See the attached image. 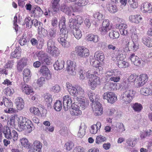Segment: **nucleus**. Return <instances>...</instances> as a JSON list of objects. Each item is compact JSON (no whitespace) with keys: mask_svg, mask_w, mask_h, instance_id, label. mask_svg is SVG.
<instances>
[{"mask_svg":"<svg viewBox=\"0 0 152 152\" xmlns=\"http://www.w3.org/2000/svg\"><path fill=\"white\" fill-rule=\"evenodd\" d=\"M91 70H89L86 72V77L89 78L88 84L91 89L94 90L97 86L100 84V80L99 77L92 74Z\"/></svg>","mask_w":152,"mask_h":152,"instance_id":"1","label":"nucleus"},{"mask_svg":"<svg viewBox=\"0 0 152 152\" xmlns=\"http://www.w3.org/2000/svg\"><path fill=\"white\" fill-rule=\"evenodd\" d=\"M136 91L132 89H128L120 96V100L124 104L130 103L135 97Z\"/></svg>","mask_w":152,"mask_h":152,"instance_id":"2","label":"nucleus"},{"mask_svg":"<svg viewBox=\"0 0 152 152\" xmlns=\"http://www.w3.org/2000/svg\"><path fill=\"white\" fill-rule=\"evenodd\" d=\"M66 87L68 92L72 96H76L78 95H83L84 94V89L80 86L75 85L73 86L72 84L67 82L66 83Z\"/></svg>","mask_w":152,"mask_h":152,"instance_id":"3","label":"nucleus"},{"mask_svg":"<svg viewBox=\"0 0 152 152\" xmlns=\"http://www.w3.org/2000/svg\"><path fill=\"white\" fill-rule=\"evenodd\" d=\"M74 53L80 58H86L89 55L90 53L88 49L81 46H77L75 48Z\"/></svg>","mask_w":152,"mask_h":152,"instance_id":"4","label":"nucleus"},{"mask_svg":"<svg viewBox=\"0 0 152 152\" xmlns=\"http://www.w3.org/2000/svg\"><path fill=\"white\" fill-rule=\"evenodd\" d=\"M113 28L112 24L110 23L108 19H105L102 22L101 26L99 28L101 34L104 35Z\"/></svg>","mask_w":152,"mask_h":152,"instance_id":"5","label":"nucleus"},{"mask_svg":"<svg viewBox=\"0 0 152 152\" xmlns=\"http://www.w3.org/2000/svg\"><path fill=\"white\" fill-rule=\"evenodd\" d=\"M66 32H60L58 35V41L64 47L68 48L70 46V44L66 37Z\"/></svg>","mask_w":152,"mask_h":152,"instance_id":"6","label":"nucleus"},{"mask_svg":"<svg viewBox=\"0 0 152 152\" xmlns=\"http://www.w3.org/2000/svg\"><path fill=\"white\" fill-rule=\"evenodd\" d=\"M42 144L39 141L36 140L31 145L28 152H42Z\"/></svg>","mask_w":152,"mask_h":152,"instance_id":"7","label":"nucleus"},{"mask_svg":"<svg viewBox=\"0 0 152 152\" xmlns=\"http://www.w3.org/2000/svg\"><path fill=\"white\" fill-rule=\"evenodd\" d=\"M18 129L21 131L24 130L25 129L26 126V123L28 124H32V122L30 120L22 116L18 118Z\"/></svg>","mask_w":152,"mask_h":152,"instance_id":"8","label":"nucleus"},{"mask_svg":"<svg viewBox=\"0 0 152 152\" xmlns=\"http://www.w3.org/2000/svg\"><path fill=\"white\" fill-rule=\"evenodd\" d=\"M92 107L94 115H101L103 114V108L99 102L96 101L95 102H93L92 104Z\"/></svg>","mask_w":152,"mask_h":152,"instance_id":"9","label":"nucleus"},{"mask_svg":"<svg viewBox=\"0 0 152 152\" xmlns=\"http://www.w3.org/2000/svg\"><path fill=\"white\" fill-rule=\"evenodd\" d=\"M104 99H106L108 103L113 104L117 100V97L115 94L112 92L107 91L104 93L103 95Z\"/></svg>","mask_w":152,"mask_h":152,"instance_id":"10","label":"nucleus"},{"mask_svg":"<svg viewBox=\"0 0 152 152\" xmlns=\"http://www.w3.org/2000/svg\"><path fill=\"white\" fill-rule=\"evenodd\" d=\"M75 63L71 60H68L66 61V69L68 73L72 75L76 74V69Z\"/></svg>","mask_w":152,"mask_h":152,"instance_id":"11","label":"nucleus"},{"mask_svg":"<svg viewBox=\"0 0 152 152\" xmlns=\"http://www.w3.org/2000/svg\"><path fill=\"white\" fill-rule=\"evenodd\" d=\"M148 76L145 73L140 74L136 80V86L137 87H140L143 86L147 82L148 79Z\"/></svg>","mask_w":152,"mask_h":152,"instance_id":"12","label":"nucleus"},{"mask_svg":"<svg viewBox=\"0 0 152 152\" xmlns=\"http://www.w3.org/2000/svg\"><path fill=\"white\" fill-rule=\"evenodd\" d=\"M83 19L81 17L80 15H77L75 19L71 18L69 19V25L70 28L74 26L79 27V25L83 22Z\"/></svg>","mask_w":152,"mask_h":152,"instance_id":"13","label":"nucleus"},{"mask_svg":"<svg viewBox=\"0 0 152 152\" xmlns=\"http://www.w3.org/2000/svg\"><path fill=\"white\" fill-rule=\"evenodd\" d=\"M83 95H78L76 96V99L80 104L81 109L83 110H84L86 107L89 104V101L87 100L85 97H84Z\"/></svg>","mask_w":152,"mask_h":152,"instance_id":"14","label":"nucleus"},{"mask_svg":"<svg viewBox=\"0 0 152 152\" xmlns=\"http://www.w3.org/2000/svg\"><path fill=\"white\" fill-rule=\"evenodd\" d=\"M39 72L42 75L45 76L47 80L51 79V74L48 68L45 66H42L40 69Z\"/></svg>","mask_w":152,"mask_h":152,"instance_id":"15","label":"nucleus"},{"mask_svg":"<svg viewBox=\"0 0 152 152\" xmlns=\"http://www.w3.org/2000/svg\"><path fill=\"white\" fill-rule=\"evenodd\" d=\"M141 9L143 13H151L152 12V4L148 1L144 2L142 4Z\"/></svg>","mask_w":152,"mask_h":152,"instance_id":"16","label":"nucleus"},{"mask_svg":"<svg viewBox=\"0 0 152 152\" xmlns=\"http://www.w3.org/2000/svg\"><path fill=\"white\" fill-rule=\"evenodd\" d=\"M132 64L135 66H139L142 62L143 60L141 58L135 56L134 53H132L129 58Z\"/></svg>","mask_w":152,"mask_h":152,"instance_id":"17","label":"nucleus"},{"mask_svg":"<svg viewBox=\"0 0 152 152\" xmlns=\"http://www.w3.org/2000/svg\"><path fill=\"white\" fill-rule=\"evenodd\" d=\"M72 100L69 96L67 95L63 97V103L64 107L65 110L68 109V107H70L72 105Z\"/></svg>","mask_w":152,"mask_h":152,"instance_id":"18","label":"nucleus"},{"mask_svg":"<svg viewBox=\"0 0 152 152\" xmlns=\"http://www.w3.org/2000/svg\"><path fill=\"white\" fill-rule=\"evenodd\" d=\"M139 45L137 42H134L133 41L129 42L126 45V48H127L129 51H132L134 52L136 51L139 48Z\"/></svg>","mask_w":152,"mask_h":152,"instance_id":"19","label":"nucleus"},{"mask_svg":"<svg viewBox=\"0 0 152 152\" xmlns=\"http://www.w3.org/2000/svg\"><path fill=\"white\" fill-rule=\"evenodd\" d=\"M30 13L31 17H39L43 13V11L39 7L37 6L33 9Z\"/></svg>","mask_w":152,"mask_h":152,"instance_id":"20","label":"nucleus"},{"mask_svg":"<svg viewBox=\"0 0 152 152\" xmlns=\"http://www.w3.org/2000/svg\"><path fill=\"white\" fill-rule=\"evenodd\" d=\"M61 0H52L51 2V6L53 11L58 12L60 10V2Z\"/></svg>","mask_w":152,"mask_h":152,"instance_id":"21","label":"nucleus"},{"mask_svg":"<svg viewBox=\"0 0 152 152\" xmlns=\"http://www.w3.org/2000/svg\"><path fill=\"white\" fill-rule=\"evenodd\" d=\"M142 19L141 16L139 15H131L129 17V20L130 22L137 24L139 23Z\"/></svg>","mask_w":152,"mask_h":152,"instance_id":"22","label":"nucleus"},{"mask_svg":"<svg viewBox=\"0 0 152 152\" xmlns=\"http://www.w3.org/2000/svg\"><path fill=\"white\" fill-rule=\"evenodd\" d=\"M123 54L121 51L119 50H115L111 54V56L112 60L114 61H117L121 59Z\"/></svg>","mask_w":152,"mask_h":152,"instance_id":"23","label":"nucleus"},{"mask_svg":"<svg viewBox=\"0 0 152 152\" xmlns=\"http://www.w3.org/2000/svg\"><path fill=\"white\" fill-rule=\"evenodd\" d=\"M72 32L74 37L77 39H80L82 36V32L79 29L78 26H72Z\"/></svg>","mask_w":152,"mask_h":152,"instance_id":"24","label":"nucleus"},{"mask_svg":"<svg viewBox=\"0 0 152 152\" xmlns=\"http://www.w3.org/2000/svg\"><path fill=\"white\" fill-rule=\"evenodd\" d=\"M101 126V123L99 122H97L96 124H94L91 127L90 132L92 134H96L100 129Z\"/></svg>","mask_w":152,"mask_h":152,"instance_id":"25","label":"nucleus"},{"mask_svg":"<svg viewBox=\"0 0 152 152\" xmlns=\"http://www.w3.org/2000/svg\"><path fill=\"white\" fill-rule=\"evenodd\" d=\"M117 26V28L119 30L121 35H126L127 34V31L126 28L127 26V25L124 23H121Z\"/></svg>","mask_w":152,"mask_h":152,"instance_id":"26","label":"nucleus"},{"mask_svg":"<svg viewBox=\"0 0 152 152\" xmlns=\"http://www.w3.org/2000/svg\"><path fill=\"white\" fill-rule=\"evenodd\" d=\"M64 61L61 59H58L53 64L54 69L57 70L62 69L64 67Z\"/></svg>","mask_w":152,"mask_h":152,"instance_id":"27","label":"nucleus"},{"mask_svg":"<svg viewBox=\"0 0 152 152\" xmlns=\"http://www.w3.org/2000/svg\"><path fill=\"white\" fill-rule=\"evenodd\" d=\"M48 48L47 49V52L50 54L54 50V49L56 47L55 46L54 42L52 39H49L47 44Z\"/></svg>","mask_w":152,"mask_h":152,"instance_id":"28","label":"nucleus"},{"mask_svg":"<svg viewBox=\"0 0 152 152\" xmlns=\"http://www.w3.org/2000/svg\"><path fill=\"white\" fill-rule=\"evenodd\" d=\"M142 42L149 48L152 47V38L149 37H144L142 39Z\"/></svg>","mask_w":152,"mask_h":152,"instance_id":"29","label":"nucleus"},{"mask_svg":"<svg viewBox=\"0 0 152 152\" xmlns=\"http://www.w3.org/2000/svg\"><path fill=\"white\" fill-rule=\"evenodd\" d=\"M15 103L16 107L19 110H22L24 106V103L23 99L21 97H18L16 99Z\"/></svg>","mask_w":152,"mask_h":152,"instance_id":"30","label":"nucleus"},{"mask_svg":"<svg viewBox=\"0 0 152 152\" xmlns=\"http://www.w3.org/2000/svg\"><path fill=\"white\" fill-rule=\"evenodd\" d=\"M94 58L100 62H102L104 59V56L103 53L101 51L96 52L94 54Z\"/></svg>","mask_w":152,"mask_h":152,"instance_id":"31","label":"nucleus"},{"mask_svg":"<svg viewBox=\"0 0 152 152\" xmlns=\"http://www.w3.org/2000/svg\"><path fill=\"white\" fill-rule=\"evenodd\" d=\"M56 30L54 28H50L48 31L47 33V37L52 39L55 38L56 36Z\"/></svg>","mask_w":152,"mask_h":152,"instance_id":"32","label":"nucleus"},{"mask_svg":"<svg viewBox=\"0 0 152 152\" xmlns=\"http://www.w3.org/2000/svg\"><path fill=\"white\" fill-rule=\"evenodd\" d=\"M141 94L145 96L152 95V90L147 87H142L140 91Z\"/></svg>","mask_w":152,"mask_h":152,"instance_id":"33","label":"nucleus"},{"mask_svg":"<svg viewBox=\"0 0 152 152\" xmlns=\"http://www.w3.org/2000/svg\"><path fill=\"white\" fill-rule=\"evenodd\" d=\"M20 142L22 146L28 150L30 148L31 143H30L26 138H22L20 140Z\"/></svg>","mask_w":152,"mask_h":152,"instance_id":"34","label":"nucleus"},{"mask_svg":"<svg viewBox=\"0 0 152 152\" xmlns=\"http://www.w3.org/2000/svg\"><path fill=\"white\" fill-rule=\"evenodd\" d=\"M21 90L22 91L26 94H29L31 92H32L31 87L25 83L22 85Z\"/></svg>","mask_w":152,"mask_h":152,"instance_id":"35","label":"nucleus"},{"mask_svg":"<svg viewBox=\"0 0 152 152\" xmlns=\"http://www.w3.org/2000/svg\"><path fill=\"white\" fill-rule=\"evenodd\" d=\"M105 87L107 90L112 91L116 90L118 88L117 84L111 82L106 83L105 85Z\"/></svg>","mask_w":152,"mask_h":152,"instance_id":"36","label":"nucleus"},{"mask_svg":"<svg viewBox=\"0 0 152 152\" xmlns=\"http://www.w3.org/2000/svg\"><path fill=\"white\" fill-rule=\"evenodd\" d=\"M138 77V75L134 73L130 75L127 79L128 84L133 83L136 85V80Z\"/></svg>","mask_w":152,"mask_h":152,"instance_id":"37","label":"nucleus"},{"mask_svg":"<svg viewBox=\"0 0 152 152\" xmlns=\"http://www.w3.org/2000/svg\"><path fill=\"white\" fill-rule=\"evenodd\" d=\"M30 71L29 69H25L23 72V78L24 81L27 82L31 78Z\"/></svg>","mask_w":152,"mask_h":152,"instance_id":"38","label":"nucleus"},{"mask_svg":"<svg viewBox=\"0 0 152 152\" xmlns=\"http://www.w3.org/2000/svg\"><path fill=\"white\" fill-rule=\"evenodd\" d=\"M99 40L98 36L93 34H88L87 37V40L88 41H93L94 42H97Z\"/></svg>","mask_w":152,"mask_h":152,"instance_id":"39","label":"nucleus"},{"mask_svg":"<svg viewBox=\"0 0 152 152\" xmlns=\"http://www.w3.org/2000/svg\"><path fill=\"white\" fill-rule=\"evenodd\" d=\"M114 73L113 76L110 78V80L112 81H114V82H118L120 80V72L118 71L114 72Z\"/></svg>","mask_w":152,"mask_h":152,"instance_id":"40","label":"nucleus"},{"mask_svg":"<svg viewBox=\"0 0 152 152\" xmlns=\"http://www.w3.org/2000/svg\"><path fill=\"white\" fill-rule=\"evenodd\" d=\"M78 74L79 75V78L81 80H84L86 76V73L83 70V67L80 66L78 67L77 70Z\"/></svg>","mask_w":152,"mask_h":152,"instance_id":"41","label":"nucleus"},{"mask_svg":"<svg viewBox=\"0 0 152 152\" xmlns=\"http://www.w3.org/2000/svg\"><path fill=\"white\" fill-rule=\"evenodd\" d=\"M26 65V64L23 61V59H21L18 62L17 65V68L18 71L21 72L22 71L24 66Z\"/></svg>","mask_w":152,"mask_h":152,"instance_id":"42","label":"nucleus"},{"mask_svg":"<svg viewBox=\"0 0 152 152\" xmlns=\"http://www.w3.org/2000/svg\"><path fill=\"white\" fill-rule=\"evenodd\" d=\"M3 132L6 138L9 140L11 137V135L12 132L9 127L7 126L4 127Z\"/></svg>","mask_w":152,"mask_h":152,"instance_id":"43","label":"nucleus"},{"mask_svg":"<svg viewBox=\"0 0 152 152\" xmlns=\"http://www.w3.org/2000/svg\"><path fill=\"white\" fill-rule=\"evenodd\" d=\"M117 64L118 66L120 68H125L129 66V64L128 62H126L121 60H118Z\"/></svg>","mask_w":152,"mask_h":152,"instance_id":"44","label":"nucleus"},{"mask_svg":"<svg viewBox=\"0 0 152 152\" xmlns=\"http://www.w3.org/2000/svg\"><path fill=\"white\" fill-rule=\"evenodd\" d=\"M119 34L117 31L114 30L111 31L109 34V36L111 39H114L118 38L119 36Z\"/></svg>","mask_w":152,"mask_h":152,"instance_id":"45","label":"nucleus"},{"mask_svg":"<svg viewBox=\"0 0 152 152\" xmlns=\"http://www.w3.org/2000/svg\"><path fill=\"white\" fill-rule=\"evenodd\" d=\"M131 38L133 40L136 41L138 39V36L137 33V29L133 27L131 30Z\"/></svg>","mask_w":152,"mask_h":152,"instance_id":"46","label":"nucleus"},{"mask_svg":"<svg viewBox=\"0 0 152 152\" xmlns=\"http://www.w3.org/2000/svg\"><path fill=\"white\" fill-rule=\"evenodd\" d=\"M90 63L92 66L96 68L99 67L101 64L100 62L94 58L90 59Z\"/></svg>","mask_w":152,"mask_h":152,"instance_id":"47","label":"nucleus"},{"mask_svg":"<svg viewBox=\"0 0 152 152\" xmlns=\"http://www.w3.org/2000/svg\"><path fill=\"white\" fill-rule=\"evenodd\" d=\"M106 137L100 135L96 137L95 140V142L96 144H99L102 142L106 141Z\"/></svg>","mask_w":152,"mask_h":152,"instance_id":"48","label":"nucleus"},{"mask_svg":"<svg viewBox=\"0 0 152 152\" xmlns=\"http://www.w3.org/2000/svg\"><path fill=\"white\" fill-rule=\"evenodd\" d=\"M20 53L19 52L18 49L16 48L11 53L10 58H17L18 59L20 57Z\"/></svg>","mask_w":152,"mask_h":152,"instance_id":"49","label":"nucleus"},{"mask_svg":"<svg viewBox=\"0 0 152 152\" xmlns=\"http://www.w3.org/2000/svg\"><path fill=\"white\" fill-rule=\"evenodd\" d=\"M107 8L108 11L112 13H115L118 11V8L115 5L109 4L107 5Z\"/></svg>","mask_w":152,"mask_h":152,"instance_id":"50","label":"nucleus"},{"mask_svg":"<svg viewBox=\"0 0 152 152\" xmlns=\"http://www.w3.org/2000/svg\"><path fill=\"white\" fill-rule=\"evenodd\" d=\"M132 107L134 111L137 112H140L143 108L142 105L138 103L134 104Z\"/></svg>","mask_w":152,"mask_h":152,"instance_id":"51","label":"nucleus"},{"mask_svg":"<svg viewBox=\"0 0 152 152\" xmlns=\"http://www.w3.org/2000/svg\"><path fill=\"white\" fill-rule=\"evenodd\" d=\"M128 3L130 7L132 8L135 9L138 7L137 0H128Z\"/></svg>","mask_w":152,"mask_h":152,"instance_id":"52","label":"nucleus"},{"mask_svg":"<svg viewBox=\"0 0 152 152\" xmlns=\"http://www.w3.org/2000/svg\"><path fill=\"white\" fill-rule=\"evenodd\" d=\"M54 109L57 111H60L62 108V104L61 101L59 100L57 101L54 103L53 106Z\"/></svg>","mask_w":152,"mask_h":152,"instance_id":"53","label":"nucleus"},{"mask_svg":"<svg viewBox=\"0 0 152 152\" xmlns=\"http://www.w3.org/2000/svg\"><path fill=\"white\" fill-rule=\"evenodd\" d=\"M29 110L31 113L35 115L39 116L40 114V112L39 108L35 107H31L30 108Z\"/></svg>","mask_w":152,"mask_h":152,"instance_id":"54","label":"nucleus"},{"mask_svg":"<svg viewBox=\"0 0 152 152\" xmlns=\"http://www.w3.org/2000/svg\"><path fill=\"white\" fill-rule=\"evenodd\" d=\"M14 92V89L10 87H7L5 89L4 94L7 96H10Z\"/></svg>","mask_w":152,"mask_h":152,"instance_id":"55","label":"nucleus"},{"mask_svg":"<svg viewBox=\"0 0 152 152\" xmlns=\"http://www.w3.org/2000/svg\"><path fill=\"white\" fill-rule=\"evenodd\" d=\"M74 145L71 141H68L64 145L66 150L70 151L74 147Z\"/></svg>","mask_w":152,"mask_h":152,"instance_id":"56","label":"nucleus"},{"mask_svg":"<svg viewBox=\"0 0 152 152\" xmlns=\"http://www.w3.org/2000/svg\"><path fill=\"white\" fill-rule=\"evenodd\" d=\"M47 55L43 51H40L38 53L37 57L39 60L41 61L42 63L44 59Z\"/></svg>","mask_w":152,"mask_h":152,"instance_id":"57","label":"nucleus"},{"mask_svg":"<svg viewBox=\"0 0 152 152\" xmlns=\"http://www.w3.org/2000/svg\"><path fill=\"white\" fill-rule=\"evenodd\" d=\"M11 137L9 140L12 139L14 142H15L18 139V134L17 132L15 130H13L11 132Z\"/></svg>","mask_w":152,"mask_h":152,"instance_id":"58","label":"nucleus"},{"mask_svg":"<svg viewBox=\"0 0 152 152\" xmlns=\"http://www.w3.org/2000/svg\"><path fill=\"white\" fill-rule=\"evenodd\" d=\"M14 63L15 62L13 60L8 61L5 65V68L9 69H12L14 65Z\"/></svg>","mask_w":152,"mask_h":152,"instance_id":"59","label":"nucleus"},{"mask_svg":"<svg viewBox=\"0 0 152 152\" xmlns=\"http://www.w3.org/2000/svg\"><path fill=\"white\" fill-rule=\"evenodd\" d=\"M4 104L6 107L9 108L11 107L12 105V103L7 98L5 97H3V100Z\"/></svg>","mask_w":152,"mask_h":152,"instance_id":"60","label":"nucleus"},{"mask_svg":"<svg viewBox=\"0 0 152 152\" xmlns=\"http://www.w3.org/2000/svg\"><path fill=\"white\" fill-rule=\"evenodd\" d=\"M48 31L47 30L44 28L41 27H38V33L41 36H45L47 35Z\"/></svg>","mask_w":152,"mask_h":152,"instance_id":"61","label":"nucleus"},{"mask_svg":"<svg viewBox=\"0 0 152 152\" xmlns=\"http://www.w3.org/2000/svg\"><path fill=\"white\" fill-rule=\"evenodd\" d=\"M87 4L85 0H76L75 4L80 7H83L86 5Z\"/></svg>","mask_w":152,"mask_h":152,"instance_id":"62","label":"nucleus"},{"mask_svg":"<svg viewBox=\"0 0 152 152\" xmlns=\"http://www.w3.org/2000/svg\"><path fill=\"white\" fill-rule=\"evenodd\" d=\"M70 114L73 116H79L81 115L82 112L80 109L74 110L70 111Z\"/></svg>","mask_w":152,"mask_h":152,"instance_id":"63","label":"nucleus"},{"mask_svg":"<svg viewBox=\"0 0 152 152\" xmlns=\"http://www.w3.org/2000/svg\"><path fill=\"white\" fill-rule=\"evenodd\" d=\"M36 83L37 85L39 87L42 86L43 84H45V78L43 77H41L37 80Z\"/></svg>","mask_w":152,"mask_h":152,"instance_id":"64","label":"nucleus"}]
</instances>
